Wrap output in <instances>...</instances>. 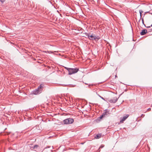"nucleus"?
<instances>
[{"instance_id":"nucleus-10","label":"nucleus","mask_w":152,"mask_h":152,"mask_svg":"<svg viewBox=\"0 0 152 152\" xmlns=\"http://www.w3.org/2000/svg\"><path fill=\"white\" fill-rule=\"evenodd\" d=\"M101 136L102 134H98L95 136L94 138L96 139H99L101 137Z\"/></svg>"},{"instance_id":"nucleus-29","label":"nucleus","mask_w":152,"mask_h":152,"mask_svg":"<svg viewBox=\"0 0 152 152\" xmlns=\"http://www.w3.org/2000/svg\"><path fill=\"white\" fill-rule=\"evenodd\" d=\"M66 3H65V5H66Z\"/></svg>"},{"instance_id":"nucleus-21","label":"nucleus","mask_w":152,"mask_h":152,"mask_svg":"<svg viewBox=\"0 0 152 152\" xmlns=\"http://www.w3.org/2000/svg\"><path fill=\"white\" fill-rule=\"evenodd\" d=\"M0 1L2 3H3L5 1V0H0Z\"/></svg>"},{"instance_id":"nucleus-1","label":"nucleus","mask_w":152,"mask_h":152,"mask_svg":"<svg viewBox=\"0 0 152 152\" xmlns=\"http://www.w3.org/2000/svg\"><path fill=\"white\" fill-rule=\"evenodd\" d=\"M44 86V85L43 84H41L37 88L32 92V94L37 95L41 93L42 91Z\"/></svg>"},{"instance_id":"nucleus-17","label":"nucleus","mask_w":152,"mask_h":152,"mask_svg":"<svg viewBox=\"0 0 152 152\" xmlns=\"http://www.w3.org/2000/svg\"><path fill=\"white\" fill-rule=\"evenodd\" d=\"M104 145H101L99 147V149H100V148H102L104 147Z\"/></svg>"},{"instance_id":"nucleus-2","label":"nucleus","mask_w":152,"mask_h":152,"mask_svg":"<svg viewBox=\"0 0 152 152\" xmlns=\"http://www.w3.org/2000/svg\"><path fill=\"white\" fill-rule=\"evenodd\" d=\"M67 70L68 71L69 75H71L77 73L79 70V69L77 68H67Z\"/></svg>"},{"instance_id":"nucleus-14","label":"nucleus","mask_w":152,"mask_h":152,"mask_svg":"<svg viewBox=\"0 0 152 152\" xmlns=\"http://www.w3.org/2000/svg\"><path fill=\"white\" fill-rule=\"evenodd\" d=\"M82 30H83V29L81 28H79L78 29V30L79 31L80 33V32L81 33H82Z\"/></svg>"},{"instance_id":"nucleus-11","label":"nucleus","mask_w":152,"mask_h":152,"mask_svg":"<svg viewBox=\"0 0 152 152\" xmlns=\"http://www.w3.org/2000/svg\"><path fill=\"white\" fill-rule=\"evenodd\" d=\"M139 12H140V19L139 20V22L140 21V19H141V16H142V13L143 12V11L142 10H139Z\"/></svg>"},{"instance_id":"nucleus-28","label":"nucleus","mask_w":152,"mask_h":152,"mask_svg":"<svg viewBox=\"0 0 152 152\" xmlns=\"http://www.w3.org/2000/svg\"><path fill=\"white\" fill-rule=\"evenodd\" d=\"M115 77H117V76H116V75L115 76Z\"/></svg>"},{"instance_id":"nucleus-6","label":"nucleus","mask_w":152,"mask_h":152,"mask_svg":"<svg viewBox=\"0 0 152 152\" xmlns=\"http://www.w3.org/2000/svg\"><path fill=\"white\" fill-rule=\"evenodd\" d=\"M74 120L72 118H67V124H72L74 122Z\"/></svg>"},{"instance_id":"nucleus-20","label":"nucleus","mask_w":152,"mask_h":152,"mask_svg":"<svg viewBox=\"0 0 152 152\" xmlns=\"http://www.w3.org/2000/svg\"><path fill=\"white\" fill-rule=\"evenodd\" d=\"M102 99H103L104 100H105L104 98L100 96L99 95H98Z\"/></svg>"},{"instance_id":"nucleus-3","label":"nucleus","mask_w":152,"mask_h":152,"mask_svg":"<svg viewBox=\"0 0 152 152\" xmlns=\"http://www.w3.org/2000/svg\"><path fill=\"white\" fill-rule=\"evenodd\" d=\"M90 33L89 34H90ZM88 38L91 40H92L94 39L95 40H96V39L98 40L99 39V37H97L95 36V35H94L93 34H91V35L88 36Z\"/></svg>"},{"instance_id":"nucleus-30","label":"nucleus","mask_w":152,"mask_h":152,"mask_svg":"<svg viewBox=\"0 0 152 152\" xmlns=\"http://www.w3.org/2000/svg\"><path fill=\"white\" fill-rule=\"evenodd\" d=\"M50 53H52L51 51H50Z\"/></svg>"},{"instance_id":"nucleus-26","label":"nucleus","mask_w":152,"mask_h":152,"mask_svg":"<svg viewBox=\"0 0 152 152\" xmlns=\"http://www.w3.org/2000/svg\"><path fill=\"white\" fill-rule=\"evenodd\" d=\"M98 151L99 152H100V149H99V148L98 149Z\"/></svg>"},{"instance_id":"nucleus-31","label":"nucleus","mask_w":152,"mask_h":152,"mask_svg":"<svg viewBox=\"0 0 152 152\" xmlns=\"http://www.w3.org/2000/svg\"><path fill=\"white\" fill-rule=\"evenodd\" d=\"M65 68L66 69V67H65Z\"/></svg>"},{"instance_id":"nucleus-19","label":"nucleus","mask_w":152,"mask_h":152,"mask_svg":"<svg viewBox=\"0 0 152 152\" xmlns=\"http://www.w3.org/2000/svg\"><path fill=\"white\" fill-rule=\"evenodd\" d=\"M142 24H143L145 26V25L144 24V19H143V18H142Z\"/></svg>"},{"instance_id":"nucleus-16","label":"nucleus","mask_w":152,"mask_h":152,"mask_svg":"<svg viewBox=\"0 0 152 152\" xmlns=\"http://www.w3.org/2000/svg\"><path fill=\"white\" fill-rule=\"evenodd\" d=\"M151 11H150L147 12H145V13H148L152 15V12H151Z\"/></svg>"},{"instance_id":"nucleus-27","label":"nucleus","mask_w":152,"mask_h":152,"mask_svg":"<svg viewBox=\"0 0 152 152\" xmlns=\"http://www.w3.org/2000/svg\"><path fill=\"white\" fill-rule=\"evenodd\" d=\"M75 86V85H72V87H74Z\"/></svg>"},{"instance_id":"nucleus-15","label":"nucleus","mask_w":152,"mask_h":152,"mask_svg":"<svg viewBox=\"0 0 152 152\" xmlns=\"http://www.w3.org/2000/svg\"><path fill=\"white\" fill-rule=\"evenodd\" d=\"M38 147V145H35L34 146L33 148L35 149L37 148Z\"/></svg>"},{"instance_id":"nucleus-22","label":"nucleus","mask_w":152,"mask_h":152,"mask_svg":"<svg viewBox=\"0 0 152 152\" xmlns=\"http://www.w3.org/2000/svg\"><path fill=\"white\" fill-rule=\"evenodd\" d=\"M50 146H47L46 147H45V148H44V149L43 150H45V149H46V148H50Z\"/></svg>"},{"instance_id":"nucleus-7","label":"nucleus","mask_w":152,"mask_h":152,"mask_svg":"<svg viewBox=\"0 0 152 152\" xmlns=\"http://www.w3.org/2000/svg\"><path fill=\"white\" fill-rule=\"evenodd\" d=\"M129 115H126L124 116L120 120V122L121 123H123V122L129 117Z\"/></svg>"},{"instance_id":"nucleus-13","label":"nucleus","mask_w":152,"mask_h":152,"mask_svg":"<svg viewBox=\"0 0 152 152\" xmlns=\"http://www.w3.org/2000/svg\"><path fill=\"white\" fill-rule=\"evenodd\" d=\"M104 115L105 114H103L101 115L99 117V118L100 119H101L102 118H103L105 117L104 116Z\"/></svg>"},{"instance_id":"nucleus-25","label":"nucleus","mask_w":152,"mask_h":152,"mask_svg":"<svg viewBox=\"0 0 152 152\" xmlns=\"http://www.w3.org/2000/svg\"><path fill=\"white\" fill-rule=\"evenodd\" d=\"M63 86H66V85H63Z\"/></svg>"},{"instance_id":"nucleus-18","label":"nucleus","mask_w":152,"mask_h":152,"mask_svg":"<svg viewBox=\"0 0 152 152\" xmlns=\"http://www.w3.org/2000/svg\"><path fill=\"white\" fill-rule=\"evenodd\" d=\"M84 34H85V35L86 36H87V37H88V36L89 35V34L87 33H83Z\"/></svg>"},{"instance_id":"nucleus-24","label":"nucleus","mask_w":152,"mask_h":152,"mask_svg":"<svg viewBox=\"0 0 152 152\" xmlns=\"http://www.w3.org/2000/svg\"><path fill=\"white\" fill-rule=\"evenodd\" d=\"M151 110V108H149L147 110L148 111H150Z\"/></svg>"},{"instance_id":"nucleus-5","label":"nucleus","mask_w":152,"mask_h":152,"mask_svg":"<svg viewBox=\"0 0 152 152\" xmlns=\"http://www.w3.org/2000/svg\"><path fill=\"white\" fill-rule=\"evenodd\" d=\"M73 10L72 8H71L69 6L67 5V16H69L67 14H69V13L71 14L72 13Z\"/></svg>"},{"instance_id":"nucleus-12","label":"nucleus","mask_w":152,"mask_h":152,"mask_svg":"<svg viewBox=\"0 0 152 152\" xmlns=\"http://www.w3.org/2000/svg\"><path fill=\"white\" fill-rule=\"evenodd\" d=\"M61 124H66V119H65L64 120L63 122H61Z\"/></svg>"},{"instance_id":"nucleus-8","label":"nucleus","mask_w":152,"mask_h":152,"mask_svg":"<svg viewBox=\"0 0 152 152\" xmlns=\"http://www.w3.org/2000/svg\"><path fill=\"white\" fill-rule=\"evenodd\" d=\"M105 114L104 116L106 117L110 114L109 111L108 110H105V111L103 113V114Z\"/></svg>"},{"instance_id":"nucleus-23","label":"nucleus","mask_w":152,"mask_h":152,"mask_svg":"<svg viewBox=\"0 0 152 152\" xmlns=\"http://www.w3.org/2000/svg\"><path fill=\"white\" fill-rule=\"evenodd\" d=\"M145 116V115L143 114H142L141 115V117H143Z\"/></svg>"},{"instance_id":"nucleus-4","label":"nucleus","mask_w":152,"mask_h":152,"mask_svg":"<svg viewBox=\"0 0 152 152\" xmlns=\"http://www.w3.org/2000/svg\"><path fill=\"white\" fill-rule=\"evenodd\" d=\"M118 99L116 97H114L113 99H108V101L111 103H115L118 100Z\"/></svg>"},{"instance_id":"nucleus-9","label":"nucleus","mask_w":152,"mask_h":152,"mask_svg":"<svg viewBox=\"0 0 152 152\" xmlns=\"http://www.w3.org/2000/svg\"><path fill=\"white\" fill-rule=\"evenodd\" d=\"M147 33V30L146 29L143 30L140 33L141 35H144Z\"/></svg>"}]
</instances>
